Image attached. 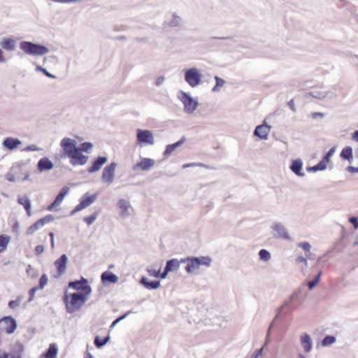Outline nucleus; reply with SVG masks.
Instances as JSON below:
<instances>
[{
    "label": "nucleus",
    "instance_id": "nucleus-46",
    "mask_svg": "<svg viewBox=\"0 0 358 358\" xmlns=\"http://www.w3.org/2000/svg\"><path fill=\"white\" fill-rule=\"evenodd\" d=\"M48 278L46 274H43L39 279V285L37 286L39 289H43L47 285Z\"/></svg>",
    "mask_w": 358,
    "mask_h": 358
},
{
    "label": "nucleus",
    "instance_id": "nucleus-30",
    "mask_svg": "<svg viewBox=\"0 0 358 358\" xmlns=\"http://www.w3.org/2000/svg\"><path fill=\"white\" fill-rule=\"evenodd\" d=\"M101 279L103 283L111 282L116 283L118 280V277L109 271H105L102 273L101 275Z\"/></svg>",
    "mask_w": 358,
    "mask_h": 358
},
{
    "label": "nucleus",
    "instance_id": "nucleus-26",
    "mask_svg": "<svg viewBox=\"0 0 358 358\" xmlns=\"http://www.w3.org/2000/svg\"><path fill=\"white\" fill-rule=\"evenodd\" d=\"M301 291H302V287H299L298 289L294 291L289 296V300L285 301L284 303L282 304V306H281L278 308V314H279L283 308L288 307L290 302L295 301H299V294L301 292Z\"/></svg>",
    "mask_w": 358,
    "mask_h": 358
},
{
    "label": "nucleus",
    "instance_id": "nucleus-9",
    "mask_svg": "<svg viewBox=\"0 0 358 358\" xmlns=\"http://www.w3.org/2000/svg\"><path fill=\"white\" fill-rule=\"evenodd\" d=\"M116 166L115 162H111L103 169L101 175V181L103 183L110 185L113 182Z\"/></svg>",
    "mask_w": 358,
    "mask_h": 358
},
{
    "label": "nucleus",
    "instance_id": "nucleus-52",
    "mask_svg": "<svg viewBox=\"0 0 358 358\" xmlns=\"http://www.w3.org/2000/svg\"><path fill=\"white\" fill-rule=\"evenodd\" d=\"M327 162L324 161V159H322L317 164H316V166L317 167L318 171H324L327 169Z\"/></svg>",
    "mask_w": 358,
    "mask_h": 358
},
{
    "label": "nucleus",
    "instance_id": "nucleus-33",
    "mask_svg": "<svg viewBox=\"0 0 358 358\" xmlns=\"http://www.w3.org/2000/svg\"><path fill=\"white\" fill-rule=\"evenodd\" d=\"M196 258V262H198L199 267L200 266H205L206 267H210L212 263V259L208 256H200V257H194Z\"/></svg>",
    "mask_w": 358,
    "mask_h": 358
},
{
    "label": "nucleus",
    "instance_id": "nucleus-35",
    "mask_svg": "<svg viewBox=\"0 0 358 358\" xmlns=\"http://www.w3.org/2000/svg\"><path fill=\"white\" fill-rule=\"evenodd\" d=\"M352 152V148L350 146H347L342 150L340 156L341 158L346 159L350 162L352 160L353 157Z\"/></svg>",
    "mask_w": 358,
    "mask_h": 358
},
{
    "label": "nucleus",
    "instance_id": "nucleus-32",
    "mask_svg": "<svg viewBox=\"0 0 358 358\" xmlns=\"http://www.w3.org/2000/svg\"><path fill=\"white\" fill-rule=\"evenodd\" d=\"M54 217L52 215H48L43 218L38 220L34 223L37 230L42 228L45 224H48L53 221Z\"/></svg>",
    "mask_w": 358,
    "mask_h": 358
},
{
    "label": "nucleus",
    "instance_id": "nucleus-6",
    "mask_svg": "<svg viewBox=\"0 0 358 358\" xmlns=\"http://www.w3.org/2000/svg\"><path fill=\"white\" fill-rule=\"evenodd\" d=\"M69 287L80 291L78 293L90 295L92 293V287L89 285L88 280L83 277L78 280L70 281Z\"/></svg>",
    "mask_w": 358,
    "mask_h": 358
},
{
    "label": "nucleus",
    "instance_id": "nucleus-43",
    "mask_svg": "<svg viewBox=\"0 0 358 358\" xmlns=\"http://www.w3.org/2000/svg\"><path fill=\"white\" fill-rule=\"evenodd\" d=\"M215 80L216 81V84L212 89V91L214 92L218 91V88L222 87L225 83V81L222 78H220L217 76H215Z\"/></svg>",
    "mask_w": 358,
    "mask_h": 358
},
{
    "label": "nucleus",
    "instance_id": "nucleus-31",
    "mask_svg": "<svg viewBox=\"0 0 358 358\" xmlns=\"http://www.w3.org/2000/svg\"><path fill=\"white\" fill-rule=\"evenodd\" d=\"M181 264H183L180 260L178 259H171L166 262L165 267L170 271L173 272L179 269Z\"/></svg>",
    "mask_w": 358,
    "mask_h": 358
},
{
    "label": "nucleus",
    "instance_id": "nucleus-15",
    "mask_svg": "<svg viewBox=\"0 0 358 358\" xmlns=\"http://www.w3.org/2000/svg\"><path fill=\"white\" fill-rule=\"evenodd\" d=\"M69 158L70 164L73 166L85 165L88 160V157L83 155L80 151L75 152Z\"/></svg>",
    "mask_w": 358,
    "mask_h": 358
},
{
    "label": "nucleus",
    "instance_id": "nucleus-47",
    "mask_svg": "<svg viewBox=\"0 0 358 358\" xmlns=\"http://www.w3.org/2000/svg\"><path fill=\"white\" fill-rule=\"evenodd\" d=\"M36 71L43 73L48 78H56V76L55 75L50 73L45 69L43 68L41 66H37L36 67Z\"/></svg>",
    "mask_w": 358,
    "mask_h": 358
},
{
    "label": "nucleus",
    "instance_id": "nucleus-48",
    "mask_svg": "<svg viewBox=\"0 0 358 358\" xmlns=\"http://www.w3.org/2000/svg\"><path fill=\"white\" fill-rule=\"evenodd\" d=\"M336 151V148H331L327 152V154L324 156V157L322 158V159H324V161H326L327 162H329L330 161V159L331 157L333 156V155L334 154Z\"/></svg>",
    "mask_w": 358,
    "mask_h": 358
},
{
    "label": "nucleus",
    "instance_id": "nucleus-45",
    "mask_svg": "<svg viewBox=\"0 0 358 358\" xmlns=\"http://www.w3.org/2000/svg\"><path fill=\"white\" fill-rule=\"evenodd\" d=\"M97 216L98 214L96 213H94L91 215L84 217L83 220L90 226L96 220Z\"/></svg>",
    "mask_w": 358,
    "mask_h": 358
},
{
    "label": "nucleus",
    "instance_id": "nucleus-3",
    "mask_svg": "<svg viewBox=\"0 0 358 358\" xmlns=\"http://www.w3.org/2000/svg\"><path fill=\"white\" fill-rule=\"evenodd\" d=\"M202 77L203 76L200 71L195 67H192L184 71L185 81L191 87L194 88L198 87L201 83Z\"/></svg>",
    "mask_w": 358,
    "mask_h": 358
},
{
    "label": "nucleus",
    "instance_id": "nucleus-10",
    "mask_svg": "<svg viewBox=\"0 0 358 358\" xmlns=\"http://www.w3.org/2000/svg\"><path fill=\"white\" fill-rule=\"evenodd\" d=\"M17 328L16 320L11 316H5L0 319V329L7 334H13Z\"/></svg>",
    "mask_w": 358,
    "mask_h": 358
},
{
    "label": "nucleus",
    "instance_id": "nucleus-36",
    "mask_svg": "<svg viewBox=\"0 0 358 358\" xmlns=\"http://www.w3.org/2000/svg\"><path fill=\"white\" fill-rule=\"evenodd\" d=\"M58 352L57 347L55 344H50L43 357L45 358H55Z\"/></svg>",
    "mask_w": 358,
    "mask_h": 358
},
{
    "label": "nucleus",
    "instance_id": "nucleus-12",
    "mask_svg": "<svg viewBox=\"0 0 358 358\" xmlns=\"http://www.w3.org/2000/svg\"><path fill=\"white\" fill-rule=\"evenodd\" d=\"M183 22L180 16L176 13H171L166 15L164 22V27L178 28L182 26Z\"/></svg>",
    "mask_w": 358,
    "mask_h": 358
},
{
    "label": "nucleus",
    "instance_id": "nucleus-62",
    "mask_svg": "<svg viewBox=\"0 0 358 358\" xmlns=\"http://www.w3.org/2000/svg\"><path fill=\"white\" fill-rule=\"evenodd\" d=\"M352 140L356 143H358V130H356L352 133Z\"/></svg>",
    "mask_w": 358,
    "mask_h": 358
},
{
    "label": "nucleus",
    "instance_id": "nucleus-58",
    "mask_svg": "<svg viewBox=\"0 0 358 358\" xmlns=\"http://www.w3.org/2000/svg\"><path fill=\"white\" fill-rule=\"evenodd\" d=\"M166 78L164 76H159L157 79H156V81H155V85L157 86H160L162 85L164 82L165 81Z\"/></svg>",
    "mask_w": 358,
    "mask_h": 358
},
{
    "label": "nucleus",
    "instance_id": "nucleus-11",
    "mask_svg": "<svg viewBox=\"0 0 358 358\" xmlns=\"http://www.w3.org/2000/svg\"><path fill=\"white\" fill-rule=\"evenodd\" d=\"M271 228L276 232L273 235L275 238L292 241V237L289 234L287 229L282 223L275 222L271 225Z\"/></svg>",
    "mask_w": 358,
    "mask_h": 358
},
{
    "label": "nucleus",
    "instance_id": "nucleus-21",
    "mask_svg": "<svg viewBox=\"0 0 358 358\" xmlns=\"http://www.w3.org/2000/svg\"><path fill=\"white\" fill-rule=\"evenodd\" d=\"M107 162V157L105 156H99L96 157L92 166L89 167L87 169V171L90 173L96 172L99 171L101 168V166L106 163Z\"/></svg>",
    "mask_w": 358,
    "mask_h": 358
},
{
    "label": "nucleus",
    "instance_id": "nucleus-8",
    "mask_svg": "<svg viewBox=\"0 0 358 358\" xmlns=\"http://www.w3.org/2000/svg\"><path fill=\"white\" fill-rule=\"evenodd\" d=\"M98 194L95 193L92 195H87V194L84 195L80 201L79 204H78L75 208L71 212V215H73L76 213L82 210L84 208L92 205L97 199Z\"/></svg>",
    "mask_w": 358,
    "mask_h": 358
},
{
    "label": "nucleus",
    "instance_id": "nucleus-37",
    "mask_svg": "<svg viewBox=\"0 0 358 358\" xmlns=\"http://www.w3.org/2000/svg\"><path fill=\"white\" fill-rule=\"evenodd\" d=\"M23 299L24 297L22 295L17 296L15 300H11L8 302V308L13 310L17 309L21 304V302L23 300Z\"/></svg>",
    "mask_w": 358,
    "mask_h": 358
},
{
    "label": "nucleus",
    "instance_id": "nucleus-38",
    "mask_svg": "<svg viewBox=\"0 0 358 358\" xmlns=\"http://www.w3.org/2000/svg\"><path fill=\"white\" fill-rule=\"evenodd\" d=\"M110 336H108L103 338H101L99 336H96L94 338V345L96 348H101L104 346L109 341Z\"/></svg>",
    "mask_w": 358,
    "mask_h": 358
},
{
    "label": "nucleus",
    "instance_id": "nucleus-23",
    "mask_svg": "<svg viewBox=\"0 0 358 358\" xmlns=\"http://www.w3.org/2000/svg\"><path fill=\"white\" fill-rule=\"evenodd\" d=\"M16 41L13 38H3L0 41L1 47L6 51H13L16 48Z\"/></svg>",
    "mask_w": 358,
    "mask_h": 358
},
{
    "label": "nucleus",
    "instance_id": "nucleus-34",
    "mask_svg": "<svg viewBox=\"0 0 358 358\" xmlns=\"http://www.w3.org/2000/svg\"><path fill=\"white\" fill-rule=\"evenodd\" d=\"M10 239V236L8 235H0V253L8 248Z\"/></svg>",
    "mask_w": 358,
    "mask_h": 358
},
{
    "label": "nucleus",
    "instance_id": "nucleus-59",
    "mask_svg": "<svg viewBox=\"0 0 358 358\" xmlns=\"http://www.w3.org/2000/svg\"><path fill=\"white\" fill-rule=\"evenodd\" d=\"M44 250H45L44 246L42 245H38L36 246V248H35V252L37 255L42 254L44 252Z\"/></svg>",
    "mask_w": 358,
    "mask_h": 358
},
{
    "label": "nucleus",
    "instance_id": "nucleus-14",
    "mask_svg": "<svg viewBox=\"0 0 358 358\" xmlns=\"http://www.w3.org/2000/svg\"><path fill=\"white\" fill-rule=\"evenodd\" d=\"M155 161L151 158L143 157L141 159V161L138 163L135 164L133 166L134 171L141 170L143 171H146L150 170L154 165Z\"/></svg>",
    "mask_w": 358,
    "mask_h": 358
},
{
    "label": "nucleus",
    "instance_id": "nucleus-61",
    "mask_svg": "<svg viewBox=\"0 0 358 358\" xmlns=\"http://www.w3.org/2000/svg\"><path fill=\"white\" fill-rule=\"evenodd\" d=\"M169 273H170V271L165 267L164 271L162 273H159V278L164 279L166 277Z\"/></svg>",
    "mask_w": 358,
    "mask_h": 358
},
{
    "label": "nucleus",
    "instance_id": "nucleus-40",
    "mask_svg": "<svg viewBox=\"0 0 358 358\" xmlns=\"http://www.w3.org/2000/svg\"><path fill=\"white\" fill-rule=\"evenodd\" d=\"M336 339L334 336H326L321 341V345L323 347L329 346L336 342Z\"/></svg>",
    "mask_w": 358,
    "mask_h": 358
},
{
    "label": "nucleus",
    "instance_id": "nucleus-56",
    "mask_svg": "<svg viewBox=\"0 0 358 358\" xmlns=\"http://www.w3.org/2000/svg\"><path fill=\"white\" fill-rule=\"evenodd\" d=\"M37 231V229H36L35 225L33 224L28 227L26 233L27 235H31L34 233H35V231Z\"/></svg>",
    "mask_w": 358,
    "mask_h": 358
},
{
    "label": "nucleus",
    "instance_id": "nucleus-60",
    "mask_svg": "<svg viewBox=\"0 0 358 358\" xmlns=\"http://www.w3.org/2000/svg\"><path fill=\"white\" fill-rule=\"evenodd\" d=\"M347 171L350 173H358V167L350 166L347 168Z\"/></svg>",
    "mask_w": 358,
    "mask_h": 358
},
{
    "label": "nucleus",
    "instance_id": "nucleus-4",
    "mask_svg": "<svg viewBox=\"0 0 358 358\" xmlns=\"http://www.w3.org/2000/svg\"><path fill=\"white\" fill-rule=\"evenodd\" d=\"M178 99L184 106V111L186 113L192 114L196 109L199 103L196 100L194 99L188 93L180 91Z\"/></svg>",
    "mask_w": 358,
    "mask_h": 358
},
{
    "label": "nucleus",
    "instance_id": "nucleus-29",
    "mask_svg": "<svg viewBox=\"0 0 358 358\" xmlns=\"http://www.w3.org/2000/svg\"><path fill=\"white\" fill-rule=\"evenodd\" d=\"M17 203L24 207L28 216L31 215V203L27 196H19L17 198Z\"/></svg>",
    "mask_w": 358,
    "mask_h": 358
},
{
    "label": "nucleus",
    "instance_id": "nucleus-2",
    "mask_svg": "<svg viewBox=\"0 0 358 358\" xmlns=\"http://www.w3.org/2000/svg\"><path fill=\"white\" fill-rule=\"evenodd\" d=\"M20 48L25 54L34 56H42L49 52V49L45 45L30 41H21Z\"/></svg>",
    "mask_w": 358,
    "mask_h": 358
},
{
    "label": "nucleus",
    "instance_id": "nucleus-50",
    "mask_svg": "<svg viewBox=\"0 0 358 358\" xmlns=\"http://www.w3.org/2000/svg\"><path fill=\"white\" fill-rule=\"evenodd\" d=\"M22 150L24 152L39 151V150H41V149L39 148L36 145L31 144V145H29L27 146L26 148H24Z\"/></svg>",
    "mask_w": 358,
    "mask_h": 358
},
{
    "label": "nucleus",
    "instance_id": "nucleus-16",
    "mask_svg": "<svg viewBox=\"0 0 358 358\" xmlns=\"http://www.w3.org/2000/svg\"><path fill=\"white\" fill-rule=\"evenodd\" d=\"M67 262L68 257L65 254L61 255L60 257L55 262L54 264L57 268L58 277L65 273Z\"/></svg>",
    "mask_w": 358,
    "mask_h": 358
},
{
    "label": "nucleus",
    "instance_id": "nucleus-53",
    "mask_svg": "<svg viewBox=\"0 0 358 358\" xmlns=\"http://www.w3.org/2000/svg\"><path fill=\"white\" fill-rule=\"evenodd\" d=\"M147 272L150 276L159 278V270H156L153 268H148Z\"/></svg>",
    "mask_w": 358,
    "mask_h": 358
},
{
    "label": "nucleus",
    "instance_id": "nucleus-63",
    "mask_svg": "<svg viewBox=\"0 0 358 358\" xmlns=\"http://www.w3.org/2000/svg\"><path fill=\"white\" fill-rule=\"evenodd\" d=\"M264 347L261 348L260 349L257 350L255 355H253V358H259V357L262 355Z\"/></svg>",
    "mask_w": 358,
    "mask_h": 358
},
{
    "label": "nucleus",
    "instance_id": "nucleus-22",
    "mask_svg": "<svg viewBox=\"0 0 358 358\" xmlns=\"http://www.w3.org/2000/svg\"><path fill=\"white\" fill-rule=\"evenodd\" d=\"M21 144L22 141L20 139L12 137L6 138L2 142V145L10 150L17 148Z\"/></svg>",
    "mask_w": 358,
    "mask_h": 358
},
{
    "label": "nucleus",
    "instance_id": "nucleus-64",
    "mask_svg": "<svg viewBox=\"0 0 358 358\" xmlns=\"http://www.w3.org/2000/svg\"><path fill=\"white\" fill-rule=\"evenodd\" d=\"M131 313V310H129V311L126 312L124 314H123L122 315H121V316L118 317L117 318V320L119 322H120L121 320H124V318H126V317H127V315H129Z\"/></svg>",
    "mask_w": 358,
    "mask_h": 358
},
{
    "label": "nucleus",
    "instance_id": "nucleus-44",
    "mask_svg": "<svg viewBox=\"0 0 358 358\" xmlns=\"http://www.w3.org/2000/svg\"><path fill=\"white\" fill-rule=\"evenodd\" d=\"M322 273L320 271L313 280L308 282V286L310 289H313L315 287V285L320 282Z\"/></svg>",
    "mask_w": 358,
    "mask_h": 358
},
{
    "label": "nucleus",
    "instance_id": "nucleus-41",
    "mask_svg": "<svg viewBox=\"0 0 358 358\" xmlns=\"http://www.w3.org/2000/svg\"><path fill=\"white\" fill-rule=\"evenodd\" d=\"M259 259L264 262H268L271 257V253L265 249H262L259 250Z\"/></svg>",
    "mask_w": 358,
    "mask_h": 358
},
{
    "label": "nucleus",
    "instance_id": "nucleus-18",
    "mask_svg": "<svg viewBox=\"0 0 358 358\" xmlns=\"http://www.w3.org/2000/svg\"><path fill=\"white\" fill-rule=\"evenodd\" d=\"M181 262L186 264L185 269L188 273H192L199 268L194 257L181 259Z\"/></svg>",
    "mask_w": 358,
    "mask_h": 358
},
{
    "label": "nucleus",
    "instance_id": "nucleus-42",
    "mask_svg": "<svg viewBox=\"0 0 358 358\" xmlns=\"http://www.w3.org/2000/svg\"><path fill=\"white\" fill-rule=\"evenodd\" d=\"M93 147V145L90 142H84L78 147V151L81 152H89Z\"/></svg>",
    "mask_w": 358,
    "mask_h": 358
},
{
    "label": "nucleus",
    "instance_id": "nucleus-39",
    "mask_svg": "<svg viewBox=\"0 0 358 358\" xmlns=\"http://www.w3.org/2000/svg\"><path fill=\"white\" fill-rule=\"evenodd\" d=\"M313 96L320 99H334L336 96V94L334 92L329 91L326 92L318 93L317 95H313Z\"/></svg>",
    "mask_w": 358,
    "mask_h": 358
},
{
    "label": "nucleus",
    "instance_id": "nucleus-13",
    "mask_svg": "<svg viewBox=\"0 0 358 358\" xmlns=\"http://www.w3.org/2000/svg\"><path fill=\"white\" fill-rule=\"evenodd\" d=\"M137 140L140 143L153 145L155 139L152 133L150 130L137 129Z\"/></svg>",
    "mask_w": 358,
    "mask_h": 358
},
{
    "label": "nucleus",
    "instance_id": "nucleus-7",
    "mask_svg": "<svg viewBox=\"0 0 358 358\" xmlns=\"http://www.w3.org/2000/svg\"><path fill=\"white\" fill-rule=\"evenodd\" d=\"M117 208L119 209V215L122 219L128 218L134 210L130 201L125 199L117 201Z\"/></svg>",
    "mask_w": 358,
    "mask_h": 358
},
{
    "label": "nucleus",
    "instance_id": "nucleus-17",
    "mask_svg": "<svg viewBox=\"0 0 358 358\" xmlns=\"http://www.w3.org/2000/svg\"><path fill=\"white\" fill-rule=\"evenodd\" d=\"M270 129L271 127L266 123H264L256 127L253 135L255 136L259 137L262 140H266L268 138Z\"/></svg>",
    "mask_w": 358,
    "mask_h": 358
},
{
    "label": "nucleus",
    "instance_id": "nucleus-19",
    "mask_svg": "<svg viewBox=\"0 0 358 358\" xmlns=\"http://www.w3.org/2000/svg\"><path fill=\"white\" fill-rule=\"evenodd\" d=\"M69 192V188L68 187H64L60 190L59 193L55 197L54 201L48 207V210H52L53 208L56 206H58L61 204L62 201L64 200L65 196Z\"/></svg>",
    "mask_w": 358,
    "mask_h": 358
},
{
    "label": "nucleus",
    "instance_id": "nucleus-20",
    "mask_svg": "<svg viewBox=\"0 0 358 358\" xmlns=\"http://www.w3.org/2000/svg\"><path fill=\"white\" fill-rule=\"evenodd\" d=\"M300 341L304 352L308 353L313 349V341L309 334L303 333L300 336Z\"/></svg>",
    "mask_w": 358,
    "mask_h": 358
},
{
    "label": "nucleus",
    "instance_id": "nucleus-49",
    "mask_svg": "<svg viewBox=\"0 0 358 358\" xmlns=\"http://www.w3.org/2000/svg\"><path fill=\"white\" fill-rule=\"evenodd\" d=\"M298 246L299 248H302L306 252H309L310 248H311V245H310V244L308 242H301V243H298Z\"/></svg>",
    "mask_w": 358,
    "mask_h": 358
},
{
    "label": "nucleus",
    "instance_id": "nucleus-24",
    "mask_svg": "<svg viewBox=\"0 0 358 358\" xmlns=\"http://www.w3.org/2000/svg\"><path fill=\"white\" fill-rule=\"evenodd\" d=\"M54 167L53 163L47 157L39 159L37 164V168L41 171H50Z\"/></svg>",
    "mask_w": 358,
    "mask_h": 358
},
{
    "label": "nucleus",
    "instance_id": "nucleus-27",
    "mask_svg": "<svg viewBox=\"0 0 358 358\" xmlns=\"http://www.w3.org/2000/svg\"><path fill=\"white\" fill-rule=\"evenodd\" d=\"M303 162L301 159H297L292 161L290 165L291 171L298 176H304V173L302 171Z\"/></svg>",
    "mask_w": 358,
    "mask_h": 358
},
{
    "label": "nucleus",
    "instance_id": "nucleus-57",
    "mask_svg": "<svg viewBox=\"0 0 358 358\" xmlns=\"http://www.w3.org/2000/svg\"><path fill=\"white\" fill-rule=\"evenodd\" d=\"M37 231V229H36L35 225L33 224L28 227L26 233L27 235H31L34 233H35V231Z\"/></svg>",
    "mask_w": 358,
    "mask_h": 358
},
{
    "label": "nucleus",
    "instance_id": "nucleus-51",
    "mask_svg": "<svg viewBox=\"0 0 358 358\" xmlns=\"http://www.w3.org/2000/svg\"><path fill=\"white\" fill-rule=\"evenodd\" d=\"M196 166H200V167H202V166H204V164H202V163H195V162H192V163H188V164H185L182 165V169H187V168H189V167H196Z\"/></svg>",
    "mask_w": 358,
    "mask_h": 358
},
{
    "label": "nucleus",
    "instance_id": "nucleus-55",
    "mask_svg": "<svg viewBox=\"0 0 358 358\" xmlns=\"http://www.w3.org/2000/svg\"><path fill=\"white\" fill-rule=\"evenodd\" d=\"M349 222H350L351 224H353L354 228H355V229H358V220H357V218L356 217H354V216L350 217L349 218Z\"/></svg>",
    "mask_w": 358,
    "mask_h": 358
},
{
    "label": "nucleus",
    "instance_id": "nucleus-54",
    "mask_svg": "<svg viewBox=\"0 0 358 358\" xmlns=\"http://www.w3.org/2000/svg\"><path fill=\"white\" fill-rule=\"evenodd\" d=\"M39 289V288L36 286V287H32L29 291V299L28 300V302H31L34 297V295L36 294V292Z\"/></svg>",
    "mask_w": 358,
    "mask_h": 358
},
{
    "label": "nucleus",
    "instance_id": "nucleus-5",
    "mask_svg": "<svg viewBox=\"0 0 358 358\" xmlns=\"http://www.w3.org/2000/svg\"><path fill=\"white\" fill-rule=\"evenodd\" d=\"M60 146L62 149V157H69L78 151L77 143L74 139L65 137L61 140Z\"/></svg>",
    "mask_w": 358,
    "mask_h": 358
},
{
    "label": "nucleus",
    "instance_id": "nucleus-1",
    "mask_svg": "<svg viewBox=\"0 0 358 358\" xmlns=\"http://www.w3.org/2000/svg\"><path fill=\"white\" fill-rule=\"evenodd\" d=\"M88 296L81 293H68L66 292L64 296V302L66 312L73 313L79 310L87 301Z\"/></svg>",
    "mask_w": 358,
    "mask_h": 358
},
{
    "label": "nucleus",
    "instance_id": "nucleus-25",
    "mask_svg": "<svg viewBox=\"0 0 358 358\" xmlns=\"http://www.w3.org/2000/svg\"><path fill=\"white\" fill-rule=\"evenodd\" d=\"M185 141V138L182 137L180 140L175 143L169 144L166 145L165 150L164 151L163 155L165 157L170 156L178 148L181 146Z\"/></svg>",
    "mask_w": 358,
    "mask_h": 358
},
{
    "label": "nucleus",
    "instance_id": "nucleus-28",
    "mask_svg": "<svg viewBox=\"0 0 358 358\" xmlns=\"http://www.w3.org/2000/svg\"><path fill=\"white\" fill-rule=\"evenodd\" d=\"M140 283L148 289H156L160 286L159 280H150L146 277H142Z\"/></svg>",
    "mask_w": 358,
    "mask_h": 358
}]
</instances>
